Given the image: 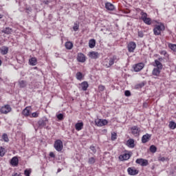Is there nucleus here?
<instances>
[{
  "mask_svg": "<svg viewBox=\"0 0 176 176\" xmlns=\"http://www.w3.org/2000/svg\"><path fill=\"white\" fill-rule=\"evenodd\" d=\"M32 118H38V116H39V113H38L37 112H34L32 113Z\"/></svg>",
  "mask_w": 176,
  "mask_h": 176,
  "instance_id": "obj_47",
  "label": "nucleus"
},
{
  "mask_svg": "<svg viewBox=\"0 0 176 176\" xmlns=\"http://www.w3.org/2000/svg\"><path fill=\"white\" fill-rule=\"evenodd\" d=\"M54 148H55L57 152H61L63 151V148H64V145L63 144V141H61V140H56L54 142Z\"/></svg>",
  "mask_w": 176,
  "mask_h": 176,
  "instance_id": "obj_3",
  "label": "nucleus"
},
{
  "mask_svg": "<svg viewBox=\"0 0 176 176\" xmlns=\"http://www.w3.org/2000/svg\"><path fill=\"white\" fill-rule=\"evenodd\" d=\"M160 162H166V157H162L161 158L159 159Z\"/></svg>",
  "mask_w": 176,
  "mask_h": 176,
  "instance_id": "obj_49",
  "label": "nucleus"
},
{
  "mask_svg": "<svg viewBox=\"0 0 176 176\" xmlns=\"http://www.w3.org/2000/svg\"><path fill=\"white\" fill-rule=\"evenodd\" d=\"M157 61H160H160H163V58H158Z\"/></svg>",
  "mask_w": 176,
  "mask_h": 176,
  "instance_id": "obj_54",
  "label": "nucleus"
},
{
  "mask_svg": "<svg viewBox=\"0 0 176 176\" xmlns=\"http://www.w3.org/2000/svg\"><path fill=\"white\" fill-rule=\"evenodd\" d=\"M96 126L101 127L102 126H107L108 124V121L107 120H98L95 121Z\"/></svg>",
  "mask_w": 176,
  "mask_h": 176,
  "instance_id": "obj_9",
  "label": "nucleus"
},
{
  "mask_svg": "<svg viewBox=\"0 0 176 176\" xmlns=\"http://www.w3.org/2000/svg\"><path fill=\"white\" fill-rule=\"evenodd\" d=\"M76 77L78 80H82V79L83 78V74H82V72H78L76 73Z\"/></svg>",
  "mask_w": 176,
  "mask_h": 176,
  "instance_id": "obj_27",
  "label": "nucleus"
},
{
  "mask_svg": "<svg viewBox=\"0 0 176 176\" xmlns=\"http://www.w3.org/2000/svg\"><path fill=\"white\" fill-rule=\"evenodd\" d=\"M140 15L142 16L141 19L142 21L148 17V14H146V12H144V11L140 12Z\"/></svg>",
  "mask_w": 176,
  "mask_h": 176,
  "instance_id": "obj_35",
  "label": "nucleus"
},
{
  "mask_svg": "<svg viewBox=\"0 0 176 176\" xmlns=\"http://www.w3.org/2000/svg\"><path fill=\"white\" fill-rule=\"evenodd\" d=\"M126 145L129 148H134L135 145L134 144V140L133 139H129L126 142Z\"/></svg>",
  "mask_w": 176,
  "mask_h": 176,
  "instance_id": "obj_23",
  "label": "nucleus"
},
{
  "mask_svg": "<svg viewBox=\"0 0 176 176\" xmlns=\"http://www.w3.org/2000/svg\"><path fill=\"white\" fill-rule=\"evenodd\" d=\"M131 131L133 135L138 137L140 135V133H141V128L138 126H133L131 128Z\"/></svg>",
  "mask_w": 176,
  "mask_h": 176,
  "instance_id": "obj_5",
  "label": "nucleus"
},
{
  "mask_svg": "<svg viewBox=\"0 0 176 176\" xmlns=\"http://www.w3.org/2000/svg\"><path fill=\"white\" fill-rule=\"evenodd\" d=\"M154 67H156V68H158L160 69H163V65L160 61L157 60H155V64L153 65Z\"/></svg>",
  "mask_w": 176,
  "mask_h": 176,
  "instance_id": "obj_21",
  "label": "nucleus"
},
{
  "mask_svg": "<svg viewBox=\"0 0 176 176\" xmlns=\"http://www.w3.org/2000/svg\"><path fill=\"white\" fill-rule=\"evenodd\" d=\"M94 163H96V158L94 157H91L88 159L89 164H94Z\"/></svg>",
  "mask_w": 176,
  "mask_h": 176,
  "instance_id": "obj_34",
  "label": "nucleus"
},
{
  "mask_svg": "<svg viewBox=\"0 0 176 176\" xmlns=\"http://www.w3.org/2000/svg\"><path fill=\"white\" fill-rule=\"evenodd\" d=\"M160 72H162V69L155 67L152 71V75L153 76H157V77L160 76Z\"/></svg>",
  "mask_w": 176,
  "mask_h": 176,
  "instance_id": "obj_15",
  "label": "nucleus"
},
{
  "mask_svg": "<svg viewBox=\"0 0 176 176\" xmlns=\"http://www.w3.org/2000/svg\"><path fill=\"white\" fill-rule=\"evenodd\" d=\"M98 89L100 91H104L105 90V86L100 85L98 86Z\"/></svg>",
  "mask_w": 176,
  "mask_h": 176,
  "instance_id": "obj_40",
  "label": "nucleus"
},
{
  "mask_svg": "<svg viewBox=\"0 0 176 176\" xmlns=\"http://www.w3.org/2000/svg\"><path fill=\"white\" fill-rule=\"evenodd\" d=\"M136 45H128V50L130 53H132L133 52H134V50H135L136 47Z\"/></svg>",
  "mask_w": 176,
  "mask_h": 176,
  "instance_id": "obj_24",
  "label": "nucleus"
},
{
  "mask_svg": "<svg viewBox=\"0 0 176 176\" xmlns=\"http://www.w3.org/2000/svg\"><path fill=\"white\" fill-rule=\"evenodd\" d=\"M127 171L129 175H137L140 173V170L131 167L128 168Z\"/></svg>",
  "mask_w": 176,
  "mask_h": 176,
  "instance_id": "obj_12",
  "label": "nucleus"
},
{
  "mask_svg": "<svg viewBox=\"0 0 176 176\" xmlns=\"http://www.w3.org/2000/svg\"><path fill=\"white\" fill-rule=\"evenodd\" d=\"M67 43H70V45H72V42H66V43H65V45H67Z\"/></svg>",
  "mask_w": 176,
  "mask_h": 176,
  "instance_id": "obj_56",
  "label": "nucleus"
},
{
  "mask_svg": "<svg viewBox=\"0 0 176 176\" xmlns=\"http://www.w3.org/2000/svg\"><path fill=\"white\" fill-rule=\"evenodd\" d=\"M157 151V148L155 147V145H151L150 146V152H151V153H156Z\"/></svg>",
  "mask_w": 176,
  "mask_h": 176,
  "instance_id": "obj_32",
  "label": "nucleus"
},
{
  "mask_svg": "<svg viewBox=\"0 0 176 176\" xmlns=\"http://www.w3.org/2000/svg\"><path fill=\"white\" fill-rule=\"evenodd\" d=\"M57 119H58V120H64V115L63 113H59L56 116Z\"/></svg>",
  "mask_w": 176,
  "mask_h": 176,
  "instance_id": "obj_38",
  "label": "nucleus"
},
{
  "mask_svg": "<svg viewBox=\"0 0 176 176\" xmlns=\"http://www.w3.org/2000/svg\"><path fill=\"white\" fill-rule=\"evenodd\" d=\"M47 129H49V126H47Z\"/></svg>",
  "mask_w": 176,
  "mask_h": 176,
  "instance_id": "obj_62",
  "label": "nucleus"
},
{
  "mask_svg": "<svg viewBox=\"0 0 176 176\" xmlns=\"http://www.w3.org/2000/svg\"><path fill=\"white\" fill-rule=\"evenodd\" d=\"M76 60L78 63H86V56L82 52H79L77 54Z\"/></svg>",
  "mask_w": 176,
  "mask_h": 176,
  "instance_id": "obj_8",
  "label": "nucleus"
},
{
  "mask_svg": "<svg viewBox=\"0 0 176 176\" xmlns=\"http://www.w3.org/2000/svg\"><path fill=\"white\" fill-rule=\"evenodd\" d=\"M131 45H135V43H134V42L131 43Z\"/></svg>",
  "mask_w": 176,
  "mask_h": 176,
  "instance_id": "obj_59",
  "label": "nucleus"
},
{
  "mask_svg": "<svg viewBox=\"0 0 176 176\" xmlns=\"http://www.w3.org/2000/svg\"><path fill=\"white\" fill-rule=\"evenodd\" d=\"M19 87L24 88L27 86V81L21 80L19 81Z\"/></svg>",
  "mask_w": 176,
  "mask_h": 176,
  "instance_id": "obj_25",
  "label": "nucleus"
},
{
  "mask_svg": "<svg viewBox=\"0 0 176 176\" xmlns=\"http://www.w3.org/2000/svg\"><path fill=\"white\" fill-rule=\"evenodd\" d=\"M118 137V134L116 132L111 133V140L112 141H115Z\"/></svg>",
  "mask_w": 176,
  "mask_h": 176,
  "instance_id": "obj_37",
  "label": "nucleus"
},
{
  "mask_svg": "<svg viewBox=\"0 0 176 176\" xmlns=\"http://www.w3.org/2000/svg\"><path fill=\"white\" fill-rule=\"evenodd\" d=\"M12 176H20L18 173H14Z\"/></svg>",
  "mask_w": 176,
  "mask_h": 176,
  "instance_id": "obj_55",
  "label": "nucleus"
},
{
  "mask_svg": "<svg viewBox=\"0 0 176 176\" xmlns=\"http://www.w3.org/2000/svg\"><path fill=\"white\" fill-rule=\"evenodd\" d=\"M166 30V28L164 27V24L162 23H157L155 25V27L153 28V34L154 35H160L163 31Z\"/></svg>",
  "mask_w": 176,
  "mask_h": 176,
  "instance_id": "obj_1",
  "label": "nucleus"
},
{
  "mask_svg": "<svg viewBox=\"0 0 176 176\" xmlns=\"http://www.w3.org/2000/svg\"><path fill=\"white\" fill-rule=\"evenodd\" d=\"M50 157H56V155H54V153H53V152H51L50 153Z\"/></svg>",
  "mask_w": 176,
  "mask_h": 176,
  "instance_id": "obj_50",
  "label": "nucleus"
},
{
  "mask_svg": "<svg viewBox=\"0 0 176 176\" xmlns=\"http://www.w3.org/2000/svg\"><path fill=\"white\" fill-rule=\"evenodd\" d=\"M89 45H96V39L92 38L89 40Z\"/></svg>",
  "mask_w": 176,
  "mask_h": 176,
  "instance_id": "obj_43",
  "label": "nucleus"
},
{
  "mask_svg": "<svg viewBox=\"0 0 176 176\" xmlns=\"http://www.w3.org/2000/svg\"><path fill=\"white\" fill-rule=\"evenodd\" d=\"M124 95L126 96V97H130V96H131V92H130V91L126 90L124 92Z\"/></svg>",
  "mask_w": 176,
  "mask_h": 176,
  "instance_id": "obj_44",
  "label": "nucleus"
},
{
  "mask_svg": "<svg viewBox=\"0 0 176 176\" xmlns=\"http://www.w3.org/2000/svg\"><path fill=\"white\" fill-rule=\"evenodd\" d=\"M30 65H35L36 64V58H32L29 60Z\"/></svg>",
  "mask_w": 176,
  "mask_h": 176,
  "instance_id": "obj_36",
  "label": "nucleus"
},
{
  "mask_svg": "<svg viewBox=\"0 0 176 176\" xmlns=\"http://www.w3.org/2000/svg\"><path fill=\"white\" fill-rule=\"evenodd\" d=\"M3 17V15L0 14V19H2Z\"/></svg>",
  "mask_w": 176,
  "mask_h": 176,
  "instance_id": "obj_58",
  "label": "nucleus"
},
{
  "mask_svg": "<svg viewBox=\"0 0 176 176\" xmlns=\"http://www.w3.org/2000/svg\"><path fill=\"white\" fill-rule=\"evenodd\" d=\"M138 35L140 38H143L144 37V33L142 32H138Z\"/></svg>",
  "mask_w": 176,
  "mask_h": 176,
  "instance_id": "obj_48",
  "label": "nucleus"
},
{
  "mask_svg": "<svg viewBox=\"0 0 176 176\" xmlns=\"http://www.w3.org/2000/svg\"><path fill=\"white\" fill-rule=\"evenodd\" d=\"M169 127L170 129H171L172 130H174L175 129H176V123L174 121H170L169 122Z\"/></svg>",
  "mask_w": 176,
  "mask_h": 176,
  "instance_id": "obj_31",
  "label": "nucleus"
},
{
  "mask_svg": "<svg viewBox=\"0 0 176 176\" xmlns=\"http://www.w3.org/2000/svg\"><path fill=\"white\" fill-rule=\"evenodd\" d=\"M88 56H89V58H92L94 60H97V58H98V57H100V54H98V52H91L88 54Z\"/></svg>",
  "mask_w": 176,
  "mask_h": 176,
  "instance_id": "obj_13",
  "label": "nucleus"
},
{
  "mask_svg": "<svg viewBox=\"0 0 176 176\" xmlns=\"http://www.w3.org/2000/svg\"><path fill=\"white\" fill-rule=\"evenodd\" d=\"M137 10L139 11V10H141L140 8H138Z\"/></svg>",
  "mask_w": 176,
  "mask_h": 176,
  "instance_id": "obj_61",
  "label": "nucleus"
},
{
  "mask_svg": "<svg viewBox=\"0 0 176 176\" xmlns=\"http://www.w3.org/2000/svg\"><path fill=\"white\" fill-rule=\"evenodd\" d=\"M169 45H173V43H169Z\"/></svg>",
  "mask_w": 176,
  "mask_h": 176,
  "instance_id": "obj_63",
  "label": "nucleus"
},
{
  "mask_svg": "<svg viewBox=\"0 0 176 176\" xmlns=\"http://www.w3.org/2000/svg\"><path fill=\"white\" fill-rule=\"evenodd\" d=\"M11 111H12V107H10V105L9 104H6L0 109L1 113H4L5 115L9 113V112H11Z\"/></svg>",
  "mask_w": 176,
  "mask_h": 176,
  "instance_id": "obj_6",
  "label": "nucleus"
},
{
  "mask_svg": "<svg viewBox=\"0 0 176 176\" xmlns=\"http://www.w3.org/2000/svg\"><path fill=\"white\" fill-rule=\"evenodd\" d=\"M1 64H2V60H0V65H1Z\"/></svg>",
  "mask_w": 176,
  "mask_h": 176,
  "instance_id": "obj_60",
  "label": "nucleus"
},
{
  "mask_svg": "<svg viewBox=\"0 0 176 176\" xmlns=\"http://www.w3.org/2000/svg\"><path fill=\"white\" fill-rule=\"evenodd\" d=\"M36 130H38V129H36Z\"/></svg>",
  "mask_w": 176,
  "mask_h": 176,
  "instance_id": "obj_64",
  "label": "nucleus"
},
{
  "mask_svg": "<svg viewBox=\"0 0 176 176\" xmlns=\"http://www.w3.org/2000/svg\"><path fill=\"white\" fill-rule=\"evenodd\" d=\"M144 63H138L133 66V69L135 72H140V71H141L144 68Z\"/></svg>",
  "mask_w": 176,
  "mask_h": 176,
  "instance_id": "obj_11",
  "label": "nucleus"
},
{
  "mask_svg": "<svg viewBox=\"0 0 176 176\" xmlns=\"http://www.w3.org/2000/svg\"><path fill=\"white\" fill-rule=\"evenodd\" d=\"M22 115H23V116H25L26 118L30 116V110L25 108L23 110Z\"/></svg>",
  "mask_w": 176,
  "mask_h": 176,
  "instance_id": "obj_28",
  "label": "nucleus"
},
{
  "mask_svg": "<svg viewBox=\"0 0 176 176\" xmlns=\"http://www.w3.org/2000/svg\"><path fill=\"white\" fill-rule=\"evenodd\" d=\"M142 21H144V23L147 25H151V24H152V21L151 18H148V17L145 18L144 19L142 20Z\"/></svg>",
  "mask_w": 176,
  "mask_h": 176,
  "instance_id": "obj_26",
  "label": "nucleus"
},
{
  "mask_svg": "<svg viewBox=\"0 0 176 176\" xmlns=\"http://www.w3.org/2000/svg\"><path fill=\"white\" fill-rule=\"evenodd\" d=\"M135 163L137 164H140V166H142V167H146V166L149 164V162H148V160H145L142 158L137 159L135 161Z\"/></svg>",
  "mask_w": 176,
  "mask_h": 176,
  "instance_id": "obj_7",
  "label": "nucleus"
},
{
  "mask_svg": "<svg viewBox=\"0 0 176 176\" xmlns=\"http://www.w3.org/2000/svg\"><path fill=\"white\" fill-rule=\"evenodd\" d=\"M75 129L76 130H77V131H80V130L83 129V122H77L75 124Z\"/></svg>",
  "mask_w": 176,
  "mask_h": 176,
  "instance_id": "obj_18",
  "label": "nucleus"
},
{
  "mask_svg": "<svg viewBox=\"0 0 176 176\" xmlns=\"http://www.w3.org/2000/svg\"><path fill=\"white\" fill-rule=\"evenodd\" d=\"M144 108H148V104L146 102L143 103Z\"/></svg>",
  "mask_w": 176,
  "mask_h": 176,
  "instance_id": "obj_51",
  "label": "nucleus"
},
{
  "mask_svg": "<svg viewBox=\"0 0 176 176\" xmlns=\"http://www.w3.org/2000/svg\"><path fill=\"white\" fill-rule=\"evenodd\" d=\"M0 53L2 54V56L6 55L8 53H9V47L6 46H2L0 47Z\"/></svg>",
  "mask_w": 176,
  "mask_h": 176,
  "instance_id": "obj_14",
  "label": "nucleus"
},
{
  "mask_svg": "<svg viewBox=\"0 0 176 176\" xmlns=\"http://www.w3.org/2000/svg\"><path fill=\"white\" fill-rule=\"evenodd\" d=\"M89 46L90 49H93L94 47H95L96 45H89Z\"/></svg>",
  "mask_w": 176,
  "mask_h": 176,
  "instance_id": "obj_53",
  "label": "nucleus"
},
{
  "mask_svg": "<svg viewBox=\"0 0 176 176\" xmlns=\"http://www.w3.org/2000/svg\"><path fill=\"white\" fill-rule=\"evenodd\" d=\"M151 137H152V135L149 133H146L145 135H144L142 138V144H146V142H149Z\"/></svg>",
  "mask_w": 176,
  "mask_h": 176,
  "instance_id": "obj_10",
  "label": "nucleus"
},
{
  "mask_svg": "<svg viewBox=\"0 0 176 176\" xmlns=\"http://www.w3.org/2000/svg\"><path fill=\"white\" fill-rule=\"evenodd\" d=\"M38 127L37 129H43L46 124L49 123V120L46 117H43L38 121Z\"/></svg>",
  "mask_w": 176,
  "mask_h": 176,
  "instance_id": "obj_2",
  "label": "nucleus"
},
{
  "mask_svg": "<svg viewBox=\"0 0 176 176\" xmlns=\"http://www.w3.org/2000/svg\"><path fill=\"white\" fill-rule=\"evenodd\" d=\"M131 156V155H130V154H129V153L120 155L119 156V160H120L121 162H123L124 160H129V159H130Z\"/></svg>",
  "mask_w": 176,
  "mask_h": 176,
  "instance_id": "obj_16",
  "label": "nucleus"
},
{
  "mask_svg": "<svg viewBox=\"0 0 176 176\" xmlns=\"http://www.w3.org/2000/svg\"><path fill=\"white\" fill-rule=\"evenodd\" d=\"M10 163L12 166H14V167L19 166V158H17V157H13Z\"/></svg>",
  "mask_w": 176,
  "mask_h": 176,
  "instance_id": "obj_17",
  "label": "nucleus"
},
{
  "mask_svg": "<svg viewBox=\"0 0 176 176\" xmlns=\"http://www.w3.org/2000/svg\"><path fill=\"white\" fill-rule=\"evenodd\" d=\"M49 0H46L43 1V3H45V5H49Z\"/></svg>",
  "mask_w": 176,
  "mask_h": 176,
  "instance_id": "obj_52",
  "label": "nucleus"
},
{
  "mask_svg": "<svg viewBox=\"0 0 176 176\" xmlns=\"http://www.w3.org/2000/svg\"><path fill=\"white\" fill-rule=\"evenodd\" d=\"M1 32H3V34H6L7 35H9L12 34V32H13V29L9 27H7L4 28Z\"/></svg>",
  "mask_w": 176,
  "mask_h": 176,
  "instance_id": "obj_19",
  "label": "nucleus"
},
{
  "mask_svg": "<svg viewBox=\"0 0 176 176\" xmlns=\"http://www.w3.org/2000/svg\"><path fill=\"white\" fill-rule=\"evenodd\" d=\"M118 61H119V58L114 55L113 57L109 58V63L105 64V66L107 68H109L110 67H112L115 63H118Z\"/></svg>",
  "mask_w": 176,
  "mask_h": 176,
  "instance_id": "obj_4",
  "label": "nucleus"
},
{
  "mask_svg": "<svg viewBox=\"0 0 176 176\" xmlns=\"http://www.w3.org/2000/svg\"><path fill=\"white\" fill-rule=\"evenodd\" d=\"M24 174L25 176H30V174H31V170L26 169L24 171Z\"/></svg>",
  "mask_w": 176,
  "mask_h": 176,
  "instance_id": "obj_45",
  "label": "nucleus"
},
{
  "mask_svg": "<svg viewBox=\"0 0 176 176\" xmlns=\"http://www.w3.org/2000/svg\"><path fill=\"white\" fill-rule=\"evenodd\" d=\"M5 153H6L5 148L0 147V156H1V157H3V156H5Z\"/></svg>",
  "mask_w": 176,
  "mask_h": 176,
  "instance_id": "obj_33",
  "label": "nucleus"
},
{
  "mask_svg": "<svg viewBox=\"0 0 176 176\" xmlns=\"http://www.w3.org/2000/svg\"><path fill=\"white\" fill-rule=\"evenodd\" d=\"M137 86H138V89H141L142 87H144L145 86V83L142 82V83L138 84Z\"/></svg>",
  "mask_w": 176,
  "mask_h": 176,
  "instance_id": "obj_46",
  "label": "nucleus"
},
{
  "mask_svg": "<svg viewBox=\"0 0 176 176\" xmlns=\"http://www.w3.org/2000/svg\"><path fill=\"white\" fill-rule=\"evenodd\" d=\"M89 149H91V151H92L93 153H97V149H96V147L94 146H91L89 147Z\"/></svg>",
  "mask_w": 176,
  "mask_h": 176,
  "instance_id": "obj_41",
  "label": "nucleus"
},
{
  "mask_svg": "<svg viewBox=\"0 0 176 176\" xmlns=\"http://www.w3.org/2000/svg\"><path fill=\"white\" fill-rule=\"evenodd\" d=\"M105 8L107 10H115V6L111 3H105Z\"/></svg>",
  "mask_w": 176,
  "mask_h": 176,
  "instance_id": "obj_20",
  "label": "nucleus"
},
{
  "mask_svg": "<svg viewBox=\"0 0 176 176\" xmlns=\"http://www.w3.org/2000/svg\"><path fill=\"white\" fill-rule=\"evenodd\" d=\"M1 138L3 140L4 142H9V137L8 136V134L3 133Z\"/></svg>",
  "mask_w": 176,
  "mask_h": 176,
  "instance_id": "obj_30",
  "label": "nucleus"
},
{
  "mask_svg": "<svg viewBox=\"0 0 176 176\" xmlns=\"http://www.w3.org/2000/svg\"><path fill=\"white\" fill-rule=\"evenodd\" d=\"M65 48L67 49V50H71L72 47H74V45H65Z\"/></svg>",
  "mask_w": 176,
  "mask_h": 176,
  "instance_id": "obj_42",
  "label": "nucleus"
},
{
  "mask_svg": "<svg viewBox=\"0 0 176 176\" xmlns=\"http://www.w3.org/2000/svg\"><path fill=\"white\" fill-rule=\"evenodd\" d=\"M80 86L82 87V90H83V91H86L89 87V83H87V81H84L80 84Z\"/></svg>",
  "mask_w": 176,
  "mask_h": 176,
  "instance_id": "obj_22",
  "label": "nucleus"
},
{
  "mask_svg": "<svg viewBox=\"0 0 176 176\" xmlns=\"http://www.w3.org/2000/svg\"><path fill=\"white\" fill-rule=\"evenodd\" d=\"M61 171V168L58 169V173H60Z\"/></svg>",
  "mask_w": 176,
  "mask_h": 176,
  "instance_id": "obj_57",
  "label": "nucleus"
},
{
  "mask_svg": "<svg viewBox=\"0 0 176 176\" xmlns=\"http://www.w3.org/2000/svg\"><path fill=\"white\" fill-rule=\"evenodd\" d=\"M73 30L74 31H75V32H76V31H78L79 30V22L76 21L74 24L73 26Z\"/></svg>",
  "mask_w": 176,
  "mask_h": 176,
  "instance_id": "obj_29",
  "label": "nucleus"
},
{
  "mask_svg": "<svg viewBox=\"0 0 176 176\" xmlns=\"http://www.w3.org/2000/svg\"><path fill=\"white\" fill-rule=\"evenodd\" d=\"M160 54L162 56H164L165 57H168V54H167V52L162 50L160 52Z\"/></svg>",
  "mask_w": 176,
  "mask_h": 176,
  "instance_id": "obj_39",
  "label": "nucleus"
}]
</instances>
